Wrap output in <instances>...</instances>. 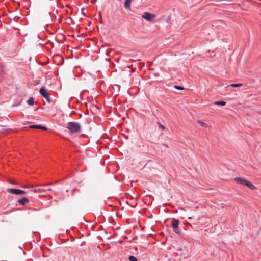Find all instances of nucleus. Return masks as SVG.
<instances>
[{"instance_id": "obj_13", "label": "nucleus", "mask_w": 261, "mask_h": 261, "mask_svg": "<svg viewBox=\"0 0 261 261\" xmlns=\"http://www.w3.org/2000/svg\"><path fill=\"white\" fill-rule=\"evenodd\" d=\"M30 128L33 129H40V125H32L30 126Z\"/></svg>"}, {"instance_id": "obj_22", "label": "nucleus", "mask_w": 261, "mask_h": 261, "mask_svg": "<svg viewBox=\"0 0 261 261\" xmlns=\"http://www.w3.org/2000/svg\"><path fill=\"white\" fill-rule=\"evenodd\" d=\"M114 178L115 179H116V178L115 176H114Z\"/></svg>"}, {"instance_id": "obj_1", "label": "nucleus", "mask_w": 261, "mask_h": 261, "mask_svg": "<svg viewBox=\"0 0 261 261\" xmlns=\"http://www.w3.org/2000/svg\"><path fill=\"white\" fill-rule=\"evenodd\" d=\"M66 128L71 133L73 134L79 132L81 129V126L78 122H70L67 123Z\"/></svg>"}, {"instance_id": "obj_16", "label": "nucleus", "mask_w": 261, "mask_h": 261, "mask_svg": "<svg viewBox=\"0 0 261 261\" xmlns=\"http://www.w3.org/2000/svg\"><path fill=\"white\" fill-rule=\"evenodd\" d=\"M158 124H159V128H161L163 130L165 129V127H164V125H162L160 123H159Z\"/></svg>"}, {"instance_id": "obj_21", "label": "nucleus", "mask_w": 261, "mask_h": 261, "mask_svg": "<svg viewBox=\"0 0 261 261\" xmlns=\"http://www.w3.org/2000/svg\"><path fill=\"white\" fill-rule=\"evenodd\" d=\"M192 219V217H188V219Z\"/></svg>"}, {"instance_id": "obj_20", "label": "nucleus", "mask_w": 261, "mask_h": 261, "mask_svg": "<svg viewBox=\"0 0 261 261\" xmlns=\"http://www.w3.org/2000/svg\"><path fill=\"white\" fill-rule=\"evenodd\" d=\"M125 138L126 139H128V137L127 136H125Z\"/></svg>"}, {"instance_id": "obj_15", "label": "nucleus", "mask_w": 261, "mask_h": 261, "mask_svg": "<svg viewBox=\"0 0 261 261\" xmlns=\"http://www.w3.org/2000/svg\"><path fill=\"white\" fill-rule=\"evenodd\" d=\"M174 88L175 89L179 90H182L184 89V88L183 87H181V86H178V85H175L174 86Z\"/></svg>"}, {"instance_id": "obj_3", "label": "nucleus", "mask_w": 261, "mask_h": 261, "mask_svg": "<svg viewBox=\"0 0 261 261\" xmlns=\"http://www.w3.org/2000/svg\"><path fill=\"white\" fill-rule=\"evenodd\" d=\"M179 221L178 219L173 218L171 220V226L173 229L174 231L177 233L179 234L180 231L178 228Z\"/></svg>"}, {"instance_id": "obj_5", "label": "nucleus", "mask_w": 261, "mask_h": 261, "mask_svg": "<svg viewBox=\"0 0 261 261\" xmlns=\"http://www.w3.org/2000/svg\"><path fill=\"white\" fill-rule=\"evenodd\" d=\"M8 192L15 195H23L26 193L25 191L17 189H8Z\"/></svg>"}, {"instance_id": "obj_8", "label": "nucleus", "mask_w": 261, "mask_h": 261, "mask_svg": "<svg viewBox=\"0 0 261 261\" xmlns=\"http://www.w3.org/2000/svg\"><path fill=\"white\" fill-rule=\"evenodd\" d=\"M132 0H126L124 4V6L126 9H129L130 5V3Z\"/></svg>"}, {"instance_id": "obj_2", "label": "nucleus", "mask_w": 261, "mask_h": 261, "mask_svg": "<svg viewBox=\"0 0 261 261\" xmlns=\"http://www.w3.org/2000/svg\"><path fill=\"white\" fill-rule=\"evenodd\" d=\"M39 92L41 96L45 98L48 103L51 102V99L50 98L48 92L44 86L40 89Z\"/></svg>"}, {"instance_id": "obj_17", "label": "nucleus", "mask_w": 261, "mask_h": 261, "mask_svg": "<svg viewBox=\"0 0 261 261\" xmlns=\"http://www.w3.org/2000/svg\"><path fill=\"white\" fill-rule=\"evenodd\" d=\"M40 129H42V130H46L47 128L45 126H42V125H40Z\"/></svg>"}, {"instance_id": "obj_10", "label": "nucleus", "mask_w": 261, "mask_h": 261, "mask_svg": "<svg viewBox=\"0 0 261 261\" xmlns=\"http://www.w3.org/2000/svg\"><path fill=\"white\" fill-rule=\"evenodd\" d=\"M27 102L29 105H33L34 103V98L33 97L29 98Z\"/></svg>"}, {"instance_id": "obj_7", "label": "nucleus", "mask_w": 261, "mask_h": 261, "mask_svg": "<svg viewBox=\"0 0 261 261\" xmlns=\"http://www.w3.org/2000/svg\"><path fill=\"white\" fill-rule=\"evenodd\" d=\"M29 200L27 198H22V199H20L18 200V202L22 205H25L27 203H28Z\"/></svg>"}, {"instance_id": "obj_14", "label": "nucleus", "mask_w": 261, "mask_h": 261, "mask_svg": "<svg viewBox=\"0 0 261 261\" xmlns=\"http://www.w3.org/2000/svg\"><path fill=\"white\" fill-rule=\"evenodd\" d=\"M128 260L129 261H137V258L134 256H129L128 257Z\"/></svg>"}, {"instance_id": "obj_12", "label": "nucleus", "mask_w": 261, "mask_h": 261, "mask_svg": "<svg viewBox=\"0 0 261 261\" xmlns=\"http://www.w3.org/2000/svg\"><path fill=\"white\" fill-rule=\"evenodd\" d=\"M243 84L242 83H237V84H231L230 85V86L233 87H238L240 86H242Z\"/></svg>"}, {"instance_id": "obj_19", "label": "nucleus", "mask_w": 261, "mask_h": 261, "mask_svg": "<svg viewBox=\"0 0 261 261\" xmlns=\"http://www.w3.org/2000/svg\"><path fill=\"white\" fill-rule=\"evenodd\" d=\"M130 186L132 187L133 186V182L130 181Z\"/></svg>"}, {"instance_id": "obj_11", "label": "nucleus", "mask_w": 261, "mask_h": 261, "mask_svg": "<svg viewBox=\"0 0 261 261\" xmlns=\"http://www.w3.org/2000/svg\"><path fill=\"white\" fill-rule=\"evenodd\" d=\"M198 123H199V124H200L202 126H203V127H208V125H207L206 123H204V122H202V121H201V120H198Z\"/></svg>"}, {"instance_id": "obj_9", "label": "nucleus", "mask_w": 261, "mask_h": 261, "mask_svg": "<svg viewBox=\"0 0 261 261\" xmlns=\"http://www.w3.org/2000/svg\"><path fill=\"white\" fill-rule=\"evenodd\" d=\"M226 102L224 101L220 100V101H216L214 102L215 105H221V106H225L226 105Z\"/></svg>"}, {"instance_id": "obj_6", "label": "nucleus", "mask_w": 261, "mask_h": 261, "mask_svg": "<svg viewBox=\"0 0 261 261\" xmlns=\"http://www.w3.org/2000/svg\"><path fill=\"white\" fill-rule=\"evenodd\" d=\"M143 18L149 21H152L155 17V16L149 12H145L143 16Z\"/></svg>"}, {"instance_id": "obj_4", "label": "nucleus", "mask_w": 261, "mask_h": 261, "mask_svg": "<svg viewBox=\"0 0 261 261\" xmlns=\"http://www.w3.org/2000/svg\"><path fill=\"white\" fill-rule=\"evenodd\" d=\"M238 184L245 185L251 190L256 189V187L249 180H237Z\"/></svg>"}, {"instance_id": "obj_18", "label": "nucleus", "mask_w": 261, "mask_h": 261, "mask_svg": "<svg viewBox=\"0 0 261 261\" xmlns=\"http://www.w3.org/2000/svg\"><path fill=\"white\" fill-rule=\"evenodd\" d=\"M233 179L237 180V179H244L243 178L240 177H236Z\"/></svg>"}]
</instances>
